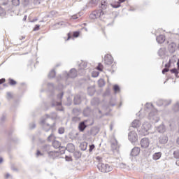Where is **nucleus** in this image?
Wrapping results in <instances>:
<instances>
[{
  "mask_svg": "<svg viewBox=\"0 0 179 179\" xmlns=\"http://www.w3.org/2000/svg\"><path fill=\"white\" fill-rule=\"evenodd\" d=\"M97 167L101 173H110L113 171V166L108 164H104L103 162H99L97 165Z\"/></svg>",
  "mask_w": 179,
  "mask_h": 179,
  "instance_id": "nucleus-3",
  "label": "nucleus"
},
{
  "mask_svg": "<svg viewBox=\"0 0 179 179\" xmlns=\"http://www.w3.org/2000/svg\"><path fill=\"white\" fill-rule=\"evenodd\" d=\"M6 15V11L3 10L1 7H0V16L1 17H3Z\"/></svg>",
  "mask_w": 179,
  "mask_h": 179,
  "instance_id": "nucleus-35",
  "label": "nucleus"
},
{
  "mask_svg": "<svg viewBox=\"0 0 179 179\" xmlns=\"http://www.w3.org/2000/svg\"><path fill=\"white\" fill-rule=\"evenodd\" d=\"M5 82V78L0 79V85H2Z\"/></svg>",
  "mask_w": 179,
  "mask_h": 179,
  "instance_id": "nucleus-56",
  "label": "nucleus"
},
{
  "mask_svg": "<svg viewBox=\"0 0 179 179\" xmlns=\"http://www.w3.org/2000/svg\"><path fill=\"white\" fill-rule=\"evenodd\" d=\"M16 81L12 78H10L9 79V84L11 85V86H15V85H16Z\"/></svg>",
  "mask_w": 179,
  "mask_h": 179,
  "instance_id": "nucleus-40",
  "label": "nucleus"
},
{
  "mask_svg": "<svg viewBox=\"0 0 179 179\" xmlns=\"http://www.w3.org/2000/svg\"><path fill=\"white\" fill-rule=\"evenodd\" d=\"M149 145H150V141L148 138H143L141 141V148L146 149V148H149Z\"/></svg>",
  "mask_w": 179,
  "mask_h": 179,
  "instance_id": "nucleus-9",
  "label": "nucleus"
},
{
  "mask_svg": "<svg viewBox=\"0 0 179 179\" xmlns=\"http://www.w3.org/2000/svg\"><path fill=\"white\" fill-rule=\"evenodd\" d=\"M113 90L115 93H120V86H118V85H115L113 86Z\"/></svg>",
  "mask_w": 179,
  "mask_h": 179,
  "instance_id": "nucleus-33",
  "label": "nucleus"
},
{
  "mask_svg": "<svg viewBox=\"0 0 179 179\" xmlns=\"http://www.w3.org/2000/svg\"><path fill=\"white\" fill-rule=\"evenodd\" d=\"M129 141L131 142V143H135L136 141H138V134L135 132V131H130L128 135Z\"/></svg>",
  "mask_w": 179,
  "mask_h": 179,
  "instance_id": "nucleus-5",
  "label": "nucleus"
},
{
  "mask_svg": "<svg viewBox=\"0 0 179 179\" xmlns=\"http://www.w3.org/2000/svg\"><path fill=\"white\" fill-rule=\"evenodd\" d=\"M100 0H91L90 1V3H92V5H97V2H99Z\"/></svg>",
  "mask_w": 179,
  "mask_h": 179,
  "instance_id": "nucleus-42",
  "label": "nucleus"
},
{
  "mask_svg": "<svg viewBox=\"0 0 179 179\" xmlns=\"http://www.w3.org/2000/svg\"><path fill=\"white\" fill-rule=\"evenodd\" d=\"M177 45H176V43H171L169 45V52H171V54L176 52V47Z\"/></svg>",
  "mask_w": 179,
  "mask_h": 179,
  "instance_id": "nucleus-18",
  "label": "nucleus"
},
{
  "mask_svg": "<svg viewBox=\"0 0 179 179\" xmlns=\"http://www.w3.org/2000/svg\"><path fill=\"white\" fill-rule=\"evenodd\" d=\"M145 110H151L148 115V119L151 122L156 123L160 121V117L157 115V110L153 108V104L147 103L145 104Z\"/></svg>",
  "mask_w": 179,
  "mask_h": 179,
  "instance_id": "nucleus-1",
  "label": "nucleus"
},
{
  "mask_svg": "<svg viewBox=\"0 0 179 179\" xmlns=\"http://www.w3.org/2000/svg\"><path fill=\"white\" fill-rule=\"evenodd\" d=\"M104 62L106 65H111L114 62V59H113V56H111V55H106L105 56Z\"/></svg>",
  "mask_w": 179,
  "mask_h": 179,
  "instance_id": "nucleus-11",
  "label": "nucleus"
},
{
  "mask_svg": "<svg viewBox=\"0 0 179 179\" xmlns=\"http://www.w3.org/2000/svg\"><path fill=\"white\" fill-rule=\"evenodd\" d=\"M166 54V49L164 48H160L159 50H158V55L159 57H164V55Z\"/></svg>",
  "mask_w": 179,
  "mask_h": 179,
  "instance_id": "nucleus-28",
  "label": "nucleus"
},
{
  "mask_svg": "<svg viewBox=\"0 0 179 179\" xmlns=\"http://www.w3.org/2000/svg\"><path fill=\"white\" fill-rule=\"evenodd\" d=\"M72 18L74 19V20H75V19H78V15H73V16H72Z\"/></svg>",
  "mask_w": 179,
  "mask_h": 179,
  "instance_id": "nucleus-59",
  "label": "nucleus"
},
{
  "mask_svg": "<svg viewBox=\"0 0 179 179\" xmlns=\"http://www.w3.org/2000/svg\"><path fill=\"white\" fill-rule=\"evenodd\" d=\"M29 128L30 129H34V128H36V123H31L29 124Z\"/></svg>",
  "mask_w": 179,
  "mask_h": 179,
  "instance_id": "nucleus-45",
  "label": "nucleus"
},
{
  "mask_svg": "<svg viewBox=\"0 0 179 179\" xmlns=\"http://www.w3.org/2000/svg\"><path fill=\"white\" fill-rule=\"evenodd\" d=\"M82 100H83V98L80 96V94H77L74 96V104L76 106H78V104H80L82 103Z\"/></svg>",
  "mask_w": 179,
  "mask_h": 179,
  "instance_id": "nucleus-16",
  "label": "nucleus"
},
{
  "mask_svg": "<svg viewBox=\"0 0 179 179\" xmlns=\"http://www.w3.org/2000/svg\"><path fill=\"white\" fill-rule=\"evenodd\" d=\"M93 149H94V144L90 145L89 152H93Z\"/></svg>",
  "mask_w": 179,
  "mask_h": 179,
  "instance_id": "nucleus-49",
  "label": "nucleus"
},
{
  "mask_svg": "<svg viewBox=\"0 0 179 179\" xmlns=\"http://www.w3.org/2000/svg\"><path fill=\"white\" fill-rule=\"evenodd\" d=\"M110 106H112V107H114V106H115V103H111V102H110Z\"/></svg>",
  "mask_w": 179,
  "mask_h": 179,
  "instance_id": "nucleus-63",
  "label": "nucleus"
},
{
  "mask_svg": "<svg viewBox=\"0 0 179 179\" xmlns=\"http://www.w3.org/2000/svg\"><path fill=\"white\" fill-rule=\"evenodd\" d=\"M55 26H62V22H59L55 24Z\"/></svg>",
  "mask_w": 179,
  "mask_h": 179,
  "instance_id": "nucleus-58",
  "label": "nucleus"
},
{
  "mask_svg": "<svg viewBox=\"0 0 179 179\" xmlns=\"http://www.w3.org/2000/svg\"><path fill=\"white\" fill-rule=\"evenodd\" d=\"M13 6H19L20 5V0H12Z\"/></svg>",
  "mask_w": 179,
  "mask_h": 179,
  "instance_id": "nucleus-34",
  "label": "nucleus"
},
{
  "mask_svg": "<svg viewBox=\"0 0 179 179\" xmlns=\"http://www.w3.org/2000/svg\"><path fill=\"white\" fill-rule=\"evenodd\" d=\"M173 109V111H175V113H177V111H179V103H177L176 104H175Z\"/></svg>",
  "mask_w": 179,
  "mask_h": 179,
  "instance_id": "nucleus-38",
  "label": "nucleus"
},
{
  "mask_svg": "<svg viewBox=\"0 0 179 179\" xmlns=\"http://www.w3.org/2000/svg\"><path fill=\"white\" fill-rule=\"evenodd\" d=\"M86 128H87L86 122L82 121L78 124V131H80V132H84Z\"/></svg>",
  "mask_w": 179,
  "mask_h": 179,
  "instance_id": "nucleus-13",
  "label": "nucleus"
},
{
  "mask_svg": "<svg viewBox=\"0 0 179 179\" xmlns=\"http://www.w3.org/2000/svg\"><path fill=\"white\" fill-rule=\"evenodd\" d=\"M169 104H171V100L167 101V100H163V99H159L157 102V105L159 106V107L162 106H169Z\"/></svg>",
  "mask_w": 179,
  "mask_h": 179,
  "instance_id": "nucleus-12",
  "label": "nucleus"
},
{
  "mask_svg": "<svg viewBox=\"0 0 179 179\" xmlns=\"http://www.w3.org/2000/svg\"><path fill=\"white\" fill-rule=\"evenodd\" d=\"M55 75H57L55 70H52L48 74V78L50 79H54V78H55Z\"/></svg>",
  "mask_w": 179,
  "mask_h": 179,
  "instance_id": "nucleus-29",
  "label": "nucleus"
},
{
  "mask_svg": "<svg viewBox=\"0 0 179 179\" xmlns=\"http://www.w3.org/2000/svg\"><path fill=\"white\" fill-rule=\"evenodd\" d=\"M157 131L159 134H164V132H166V127H164V124H160L157 127Z\"/></svg>",
  "mask_w": 179,
  "mask_h": 179,
  "instance_id": "nucleus-20",
  "label": "nucleus"
},
{
  "mask_svg": "<svg viewBox=\"0 0 179 179\" xmlns=\"http://www.w3.org/2000/svg\"><path fill=\"white\" fill-rule=\"evenodd\" d=\"M47 122H48V118L43 119L41 121V124H42L43 128L45 131V132H48V131H50V129H51V125Z\"/></svg>",
  "mask_w": 179,
  "mask_h": 179,
  "instance_id": "nucleus-7",
  "label": "nucleus"
},
{
  "mask_svg": "<svg viewBox=\"0 0 179 179\" xmlns=\"http://www.w3.org/2000/svg\"><path fill=\"white\" fill-rule=\"evenodd\" d=\"M41 150L44 153H48L50 152V145H44L41 147Z\"/></svg>",
  "mask_w": 179,
  "mask_h": 179,
  "instance_id": "nucleus-25",
  "label": "nucleus"
},
{
  "mask_svg": "<svg viewBox=\"0 0 179 179\" xmlns=\"http://www.w3.org/2000/svg\"><path fill=\"white\" fill-rule=\"evenodd\" d=\"M58 132L60 135H62V134H64V132H65V129H64V127H60L58 129Z\"/></svg>",
  "mask_w": 179,
  "mask_h": 179,
  "instance_id": "nucleus-41",
  "label": "nucleus"
},
{
  "mask_svg": "<svg viewBox=\"0 0 179 179\" xmlns=\"http://www.w3.org/2000/svg\"><path fill=\"white\" fill-rule=\"evenodd\" d=\"M3 162V158L0 157V164H1V163H2Z\"/></svg>",
  "mask_w": 179,
  "mask_h": 179,
  "instance_id": "nucleus-61",
  "label": "nucleus"
},
{
  "mask_svg": "<svg viewBox=\"0 0 179 179\" xmlns=\"http://www.w3.org/2000/svg\"><path fill=\"white\" fill-rule=\"evenodd\" d=\"M103 96L106 97L107 96H110V90H106V91L104 92Z\"/></svg>",
  "mask_w": 179,
  "mask_h": 179,
  "instance_id": "nucleus-48",
  "label": "nucleus"
},
{
  "mask_svg": "<svg viewBox=\"0 0 179 179\" xmlns=\"http://www.w3.org/2000/svg\"><path fill=\"white\" fill-rule=\"evenodd\" d=\"M70 139H76V136H72V134H69Z\"/></svg>",
  "mask_w": 179,
  "mask_h": 179,
  "instance_id": "nucleus-53",
  "label": "nucleus"
},
{
  "mask_svg": "<svg viewBox=\"0 0 179 179\" xmlns=\"http://www.w3.org/2000/svg\"><path fill=\"white\" fill-rule=\"evenodd\" d=\"M52 136H54V135L52 134H51L50 135L48 136V142H51V138H52Z\"/></svg>",
  "mask_w": 179,
  "mask_h": 179,
  "instance_id": "nucleus-50",
  "label": "nucleus"
},
{
  "mask_svg": "<svg viewBox=\"0 0 179 179\" xmlns=\"http://www.w3.org/2000/svg\"><path fill=\"white\" fill-rule=\"evenodd\" d=\"M66 76L67 78L75 79L78 76V71L75 69H71L69 73L66 72Z\"/></svg>",
  "mask_w": 179,
  "mask_h": 179,
  "instance_id": "nucleus-8",
  "label": "nucleus"
},
{
  "mask_svg": "<svg viewBox=\"0 0 179 179\" xmlns=\"http://www.w3.org/2000/svg\"><path fill=\"white\" fill-rule=\"evenodd\" d=\"M122 2H125V0H119V2H117L116 4H110L112 8H120V6H121V3H122Z\"/></svg>",
  "mask_w": 179,
  "mask_h": 179,
  "instance_id": "nucleus-27",
  "label": "nucleus"
},
{
  "mask_svg": "<svg viewBox=\"0 0 179 179\" xmlns=\"http://www.w3.org/2000/svg\"><path fill=\"white\" fill-rule=\"evenodd\" d=\"M139 153H141V148L138 147H134L131 150L130 156H133V157L138 156V155H139Z\"/></svg>",
  "mask_w": 179,
  "mask_h": 179,
  "instance_id": "nucleus-15",
  "label": "nucleus"
},
{
  "mask_svg": "<svg viewBox=\"0 0 179 179\" xmlns=\"http://www.w3.org/2000/svg\"><path fill=\"white\" fill-rule=\"evenodd\" d=\"M52 146L55 149H64V147L61 146V143L58 141H55L52 143Z\"/></svg>",
  "mask_w": 179,
  "mask_h": 179,
  "instance_id": "nucleus-21",
  "label": "nucleus"
},
{
  "mask_svg": "<svg viewBox=\"0 0 179 179\" xmlns=\"http://www.w3.org/2000/svg\"><path fill=\"white\" fill-rule=\"evenodd\" d=\"M106 85V82H104V79L101 78L98 80V85L99 87H103Z\"/></svg>",
  "mask_w": 179,
  "mask_h": 179,
  "instance_id": "nucleus-30",
  "label": "nucleus"
},
{
  "mask_svg": "<svg viewBox=\"0 0 179 179\" xmlns=\"http://www.w3.org/2000/svg\"><path fill=\"white\" fill-rule=\"evenodd\" d=\"M108 3L106 1H102L101 2V8L98 10L94 11L92 14H90V17L91 19H99V17H101L102 16H104L106 15V9L108 8Z\"/></svg>",
  "mask_w": 179,
  "mask_h": 179,
  "instance_id": "nucleus-2",
  "label": "nucleus"
},
{
  "mask_svg": "<svg viewBox=\"0 0 179 179\" xmlns=\"http://www.w3.org/2000/svg\"><path fill=\"white\" fill-rule=\"evenodd\" d=\"M152 128V125L149 122H145L142 127H141V130L139 131V134L140 135H143L144 136L148 135V131Z\"/></svg>",
  "mask_w": 179,
  "mask_h": 179,
  "instance_id": "nucleus-4",
  "label": "nucleus"
},
{
  "mask_svg": "<svg viewBox=\"0 0 179 179\" xmlns=\"http://www.w3.org/2000/svg\"><path fill=\"white\" fill-rule=\"evenodd\" d=\"M170 66V63L166 64H165V68L162 70V73L164 75L166 72H169V67Z\"/></svg>",
  "mask_w": 179,
  "mask_h": 179,
  "instance_id": "nucleus-31",
  "label": "nucleus"
},
{
  "mask_svg": "<svg viewBox=\"0 0 179 179\" xmlns=\"http://www.w3.org/2000/svg\"><path fill=\"white\" fill-rule=\"evenodd\" d=\"M48 87H50V89H54V84H52V83H48Z\"/></svg>",
  "mask_w": 179,
  "mask_h": 179,
  "instance_id": "nucleus-52",
  "label": "nucleus"
},
{
  "mask_svg": "<svg viewBox=\"0 0 179 179\" xmlns=\"http://www.w3.org/2000/svg\"><path fill=\"white\" fill-rule=\"evenodd\" d=\"M50 13L51 15H55V11H51Z\"/></svg>",
  "mask_w": 179,
  "mask_h": 179,
  "instance_id": "nucleus-64",
  "label": "nucleus"
},
{
  "mask_svg": "<svg viewBox=\"0 0 179 179\" xmlns=\"http://www.w3.org/2000/svg\"><path fill=\"white\" fill-rule=\"evenodd\" d=\"M71 38V34H68V38L67 40H69Z\"/></svg>",
  "mask_w": 179,
  "mask_h": 179,
  "instance_id": "nucleus-62",
  "label": "nucleus"
},
{
  "mask_svg": "<svg viewBox=\"0 0 179 179\" xmlns=\"http://www.w3.org/2000/svg\"><path fill=\"white\" fill-rule=\"evenodd\" d=\"M170 72H171V73H175V76H178V70H177L176 68L171 69Z\"/></svg>",
  "mask_w": 179,
  "mask_h": 179,
  "instance_id": "nucleus-36",
  "label": "nucleus"
},
{
  "mask_svg": "<svg viewBox=\"0 0 179 179\" xmlns=\"http://www.w3.org/2000/svg\"><path fill=\"white\" fill-rule=\"evenodd\" d=\"M160 157H162V153L160 152H155L152 155L153 160H159V159H160Z\"/></svg>",
  "mask_w": 179,
  "mask_h": 179,
  "instance_id": "nucleus-26",
  "label": "nucleus"
},
{
  "mask_svg": "<svg viewBox=\"0 0 179 179\" xmlns=\"http://www.w3.org/2000/svg\"><path fill=\"white\" fill-rule=\"evenodd\" d=\"M87 92L89 96H93L96 93V88H94V86L90 87L87 88Z\"/></svg>",
  "mask_w": 179,
  "mask_h": 179,
  "instance_id": "nucleus-22",
  "label": "nucleus"
},
{
  "mask_svg": "<svg viewBox=\"0 0 179 179\" xmlns=\"http://www.w3.org/2000/svg\"><path fill=\"white\" fill-rule=\"evenodd\" d=\"M90 109L89 108H87V109L84 110V114H86V113H90Z\"/></svg>",
  "mask_w": 179,
  "mask_h": 179,
  "instance_id": "nucleus-55",
  "label": "nucleus"
},
{
  "mask_svg": "<svg viewBox=\"0 0 179 179\" xmlns=\"http://www.w3.org/2000/svg\"><path fill=\"white\" fill-rule=\"evenodd\" d=\"M99 98H94L91 101V104L92 106H96V105L99 104Z\"/></svg>",
  "mask_w": 179,
  "mask_h": 179,
  "instance_id": "nucleus-32",
  "label": "nucleus"
},
{
  "mask_svg": "<svg viewBox=\"0 0 179 179\" xmlns=\"http://www.w3.org/2000/svg\"><path fill=\"white\" fill-rule=\"evenodd\" d=\"M38 30H40V24H36L34 28V31H37Z\"/></svg>",
  "mask_w": 179,
  "mask_h": 179,
  "instance_id": "nucleus-43",
  "label": "nucleus"
},
{
  "mask_svg": "<svg viewBox=\"0 0 179 179\" xmlns=\"http://www.w3.org/2000/svg\"><path fill=\"white\" fill-rule=\"evenodd\" d=\"M156 41L159 44H163V42L166 41V36L164 35H159V36H157Z\"/></svg>",
  "mask_w": 179,
  "mask_h": 179,
  "instance_id": "nucleus-19",
  "label": "nucleus"
},
{
  "mask_svg": "<svg viewBox=\"0 0 179 179\" xmlns=\"http://www.w3.org/2000/svg\"><path fill=\"white\" fill-rule=\"evenodd\" d=\"M48 155L49 157H50V159H55V157H57V155H58V152L49 151Z\"/></svg>",
  "mask_w": 179,
  "mask_h": 179,
  "instance_id": "nucleus-24",
  "label": "nucleus"
},
{
  "mask_svg": "<svg viewBox=\"0 0 179 179\" xmlns=\"http://www.w3.org/2000/svg\"><path fill=\"white\" fill-rule=\"evenodd\" d=\"M94 129H95L94 128H92L91 129V135H92L93 136L97 135V132L96 133H93V131H94Z\"/></svg>",
  "mask_w": 179,
  "mask_h": 179,
  "instance_id": "nucleus-51",
  "label": "nucleus"
},
{
  "mask_svg": "<svg viewBox=\"0 0 179 179\" xmlns=\"http://www.w3.org/2000/svg\"><path fill=\"white\" fill-rule=\"evenodd\" d=\"M131 127L133 128H139L141 127V121L138 120H134V122L131 123Z\"/></svg>",
  "mask_w": 179,
  "mask_h": 179,
  "instance_id": "nucleus-23",
  "label": "nucleus"
},
{
  "mask_svg": "<svg viewBox=\"0 0 179 179\" xmlns=\"http://www.w3.org/2000/svg\"><path fill=\"white\" fill-rule=\"evenodd\" d=\"M7 96L8 99H12V94L10 92H7Z\"/></svg>",
  "mask_w": 179,
  "mask_h": 179,
  "instance_id": "nucleus-54",
  "label": "nucleus"
},
{
  "mask_svg": "<svg viewBox=\"0 0 179 179\" xmlns=\"http://www.w3.org/2000/svg\"><path fill=\"white\" fill-rule=\"evenodd\" d=\"M10 176V175L9 173H7L6 175V178H9Z\"/></svg>",
  "mask_w": 179,
  "mask_h": 179,
  "instance_id": "nucleus-60",
  "label": "nucleus"
},
{
  "mask_svg": "<svg viewBox=\"0 0 179 179\" xmlns=\"http://www.w3.org/2000/svg\"><path fill=\"white\" fill-rule=\"evenodd\" d=\"M80 69H85V68L87 67V64L85 62H82L80 65Z\"/></svg>",
  "mask_w": 179,
  "mask_h": 179,
  "instance_id": "nucleus-39",
  "label": "nucleus"
},
{
  "mask_svg": "<svg viewBox=\"0 0 179 179\" xmlns=\"http://www.w3.org/2000/svg\"><path fill=\"white\" fill-rule=\"evenodd\" d=\"M62 97H64V92H61L60 94H57V100L58 102H52V107H55L56 106H61L62 103L61 102V100H62Z\"/></svg>",
  "mask_w": 179,
  "mask_h": 179,
  "instance_id": "nucleus-10",
  "label": "nucleus"
},
{
  "mask_svg": "<svg viewBox=\"0 0 179 179\" xmlns=\"http://www.w3.org/2000/svg\"><path fill=\"white\" fill-rule=\"evenodd\" d=\"M173 155L175 159H179V150L174 151Z\"/></svg>",
  "mask_w": 179,
  "mask_h": 179,
  "instance_id": "nucleus-37",
  "label": "nucleus"
},
{
  "mask_svg": "<svg viewBox=\"0 0 179 179\" xmlns=\"http://www.w3.org/2000/svg\"><path fill=\"white\" fill-rule=\"evenodd\" d=\"M27 20V15H24L22 19L23 22H26Z\"/></svg>",
  "mask_w": 179,
  "mask_h": 179,
  "instance_id": "nucleus-57",
  "label": "nucleus"
},
{
  "mask_svg": "<svg viewBox=\"0 0 179 179\" xmlns=\"http://www.w3.org/2000/svg\"><path fill=\"white\" fill-rule=\"evenodd\" d=\"M96 69L98 71H103V65H101V64H99L98 66L96 67Z\"/></svg>",
  "mask_w": 179,
  "mask_h": 179,
  "instance_id": "nucleus-44",
  "label": "nucleus"
},
{
  "mask_svg": "<svg viewBox=\"0 0 179 179\" xmlns=\"http://www.w3.org/2000/svg\"><path fill=\"white\" fill-rule=\"evenodd\" d=\"M80 32L79 31H74L73 34V37H79Z\"/></svg>",
  "mask_w": 179,
  "mask_h": 179,
  "instance_id": "nucleus-47",
  "label": "nucleus"
},
{
  "mask_svg": "<svg viewBox=\"0 0 179 179\" xmlns=\"http://www.w3.org/2000/svg\"><path fill=\"white\" fill-rule=\"evenodd\" d=\"M63 149H65L70 153H73L75 152V145L73 143H68L66 147H64Z\"/></svg>",
  "mask_w": 179,
  "mask_h": 179,
  "instance_id": "nucleus-14",
  "label": "nucleus"
},
{
  "mask_svg": "<svg viewBox=\"0 0 179 179\" xmlns=\"http://www.w3.org/2000/svg\"><path fill=\"white\" fill-rule=\"evenodd\" d=\"M169 142V137L167 136H161L159 137V143L162 145H166Z\"/></svg>",
  "mask_w": 179,
  "mask_h": 179,
  "instance_id": "nucleus-17",
  "label": "nucleus"
},
{
  "mask_svg": "<svg viewBox=\"0 0 179 179\" xmlns=\"http://www.w3.org/2000/svg\"><path fill=\"white\" fill-rule=\"evenodd\" d=\"M36 156L38 157V156H44V153H42L41 151L40 150H37L36 152Z\"/></svg>",
  "mask_w": 179,
  "mask_h": 179,
  "instance_id": "nucleus-46",
  "label": "nucleus"
},
{
  "mask_svg": "<svg viewBox=\"0 0 179 179\" xmlns=\"http://www.w3.org/2000/svg\"><path fill=\"white\" fill-rule=\"evenodd\" d=\"M111 150L113 155L118 153V141L115 139L111 141Z\"/></svg>",
  "mask_w": 179,
  "mask_h": 179,
  "instance_id": "nucleus-6",
  "label": "nucleus"
}]
</instances>
